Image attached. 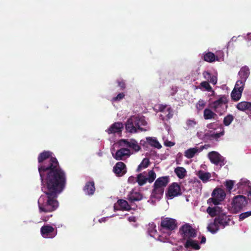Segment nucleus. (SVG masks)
<instances>
[{
    "label": "nucleus",
    "instance_id": "obj_16",
    "mask_svg": "<svg viewBox=\"0 0 251 251\" xmlns=\"http://www.w3.org/2000/svg\"><path fill=\"white\" fill-rule=\"evenodd\" d=\"M130 155V151L127 148H122L116 152L115 155L113 154L114 158L117 160H122L123 157Z\"/></svg>",
    "mask_w": 251,
    "mask_h": 251
},
{
    "label": "nucleus",
    "instance_id": "obj_27",
    "mask_svg": "<svg viewBox=\"0 0 251 251\" xmlns=\"http://www.w3.org/2000/svg\"><path fill=\"white\" fill-rule=\"evenodd\" d=\"M158 108L160 112L164 113L168 119L173 117L172 110L170 107H167L166 105H160Z\"/></svg>",
    "mask_w": 251,
    "mask_h": 251
},
{
    "label": "nucleus",
    "instance_id": "obj_28",
    "mask_svg": "<svg viewBox=\"0 0 251 251\" xmlns=\"http://www.w3.org/2000/svg\"><path fill=\"white\" fill-rule=\"evenodd\" d=\"M198 176L203 182H207L211 176V174L208 172H204L201 170L198 172Z\"/></svg>",
    "mask_w": 251,
    "mask_h": 251
},
{
    "label": "nucleus",
    "instance_id": "obj_7",
    "mask_svg": "<svg viewBox=\"0 0 251 251\" xmlns=\"http://www.w3.org/2000/svg\"><path fill=\"white\" fill-rule=\"evenodd\" d=\"M179 233L184 240L195 237L197 235L196 230L189 224L183 225L179 229Z\"/></svg>",
    "mask_w": 251,
    "mask_h": 251
},
{
    "label": "nucleus",
    "instance_id": "obj_3",
    "mask_svg": "<svg viewBox=\"0 0 251 251\" xmlns=\"http://www.w3.org/2000/svg\"><path fill=\"white\" fill-rule=\"evenodd\" d=\"M170 181L169 176L159 177L155 181L153 189L151 192V196L156 199H160L163 196L165 187Z\"/></svg>",
    "mask_w": 251,
    "mask_h": 251
},
{
    "label": "nucleus",
    "instance_id": "obj_22",
    "mask_svg": "<svg viewBox=\"0 0 251 251\" xmlns=\"http://www.w3.org/2000/svg\"><path fill=\"white\" fill-rule=\"evenodd\" d=\"M184 246L186 248H192L196 250H198L200 249V246L199 245L197 241L193 240L192 238L187 240Z\"/></svg>",
    "mask_w": 251,
    "mask_h": 251
},
{
    "label": "nucleus",
    "instance_id": "obj_40",
    "mask_svg": "<svg viewBox=\"0 0 251 251\" xmlns=\"http://www.w3.org/2000/svg\"><path fill=\"white\" fill-rule=\"evenodd\" d=\"M201 87L204 88L205 90L208 92L211 91L212 90V87L209 85V83L206 81H202L201 83L199 88L201 89Z\"/></svg>",
    "mask_w": 251,
    "mask_h": 251
},
{
    "label": "nucleus",
    "instance_id": "obj_52",
    "mask_svg": "<svg viewBox=\"0 0 251 251\" xmlns=\"http://www.w3.org/2000/svg\"><path fill=\"white\" fill-rule=\"evenodd\" d=\"M206 242V238L205 236H202L201 240V244H204Z\"/></svg>",
    "mask_w": 251,
    "mask_h": 251
},
{
    "label": "nucleus",
    "instance_id": "obj_8",
    "mask_svg": "<svg viewBox=\"0 0 251 251\" xmlns=\"http://www.w3.org/2000/svg\"><path fill=\"white\" fill-rule=\"evenodd\" d=\"M208 157L212 163L217 166L219 165L220 167L224 166L226 162L225 158L216 151L209 152Z\"/></svg>",
    "mask_w": 251,
    "mask_h": 251
},
{
    "label": "nucleus",
    "instance_id": "obj_46",
    "mask_svg": "<svg viewBox=\"0 0 251 251\" xmlns=\"http://www.w3.org/2000/svg\"><path fill=\"white\" fill-rule=\"evenodd\" d=\"M137 176L134 177L133 176H130L128 178V182L130 183H135L137 182Z\"/></svg>",
    "mask_w": 251,
    "mask_h": 251
},
{
    "label": "nucleus",
    "instance_id": "obj_9",
    "mask_svg": "<svg viewBox=\"0 0 251 251\" xmlns=\"http://www.w3.org/2000/svg\"><path fill=\"white\" fill-rule=\"evenodd\" d=\"M226 195L225 191L222 189H215L212 193V198H210L208 201H210L214 205H218L225 199Z\"/></svg>",
    "mask_w": 251,
    "mask_h": 251
},
{
    "label": "nucleus",
    "instance_id": "obj_29",
    "mask_svg": "<svg viewBox=\"0 0 251 251\" xmlns=\"http://www.w3.org/2000/svg\"><path fill=\"white\" fill-rule=\"evenodd\" d=\"M150 164V161L148 158H144L141 163L138 165L136 171L140 172L143 169L147 168Z\"/></svg>",
    "mask_w": 251,
    "mask_h": 251
},
{
    "label": "nucleus",
    "instance_id": "obj_47",
    "mask_svg": "<svg viewBox=\"0 0 251 251\" xmlns=\"http://www.w3.org/2000/svg\"><path fill=\"white\" fill-rule=\"evenodd\" d=\"M203 77L205 79H207L208 81L209 79L211 74L208 71H204L202 74Z\"/></svg>",
    "mask_w": 251,
    "mask_h": 251
},
{
    "label": "nucleus",
    "instance_id": "obj_37",
    "mask_svg": "<svg viewBox=\"0 0 251 251\" xmlns=\"http://www.w3.org/2000/svg\"><path fill=\"white\" fill-rule=\"evenodd\" d=\"M245 81L243 80H238L236 82L234 89H236L237 90L243 92L244 88V84Z\"/></svg>",
    "mask_w": 251,
    "mask_h": 251
},
{
    "label": "nucleus",
    "instance_id": "obj_4",
    "mask_svg": "<svg viewBox=\"0 0 251 251\" xmlns=\"http://www.w3.org/2000/svg\"><path fill=\"white\" fill-rule=\"evenodd\" d=\"M228 100L226 96L221 97L218 100L209 103V107L217 113L219 115H222L226 110Z\"/></svg>",
    "mask_w": 251,
    "mask_h": 251
},
{
    "label": "nucleus",
    "instance_id": "obj_38",
    "mask_svg": "<svg viewBox=\"0 0 251 251\" xmlns=\"http://www.w3.org/2000/svg\"><path fill=\"white\" fill-rule=\"evenodd\" d=\"M233 119L234 117L231 114H228L224 118L223 124L225 126H228L233 121Z\"/></svg>",
    "mask_w": 251,
    "mask_h": 251
},
{
    "label": "nucleus",
    "instance_id": "obj_24",
    "mask_svg": "<svg viewBox=\"0 0 251 251\" xmlns=\"http://www.w3.org/2000/svg\"><path fill=\"white\" fill-rule=\"evenodd\" d=\"M119 206V209L122 210L129 211L131 209L130 205L128 203L127 201L125 200H119L117 202V206Z\"/></svg>",
    "mask_w": 251,
    "mask_h": 251
},
{
    "label": "nucleus",
    "instance_id": "obj_35",
    "mask_svg": "<svg viewBox=\"0 0 251 251\" xmlns=\"http://www.w3.org/2000/svg\"><path fill=\"white\" fill-rule=\"evenodd\" d=\"M198 151V149L197 148H190L185 151L184 155L187 158L190 159L195 156Z\"/></svg>",
    "mask_w": 251,
    "mask_h": 251
},
{
    "label": "nucleus",
    "instance_id": "obj_6",
    "mask_svg": "<svg viewBox=\"0 0 251 251\" xmlns=\"http://www.w3.org/2000/svg\"><path fill=\"white\" fill-rule=\"evenodd\" d=\"M248 203L246 197L243 195H237L234 197L232 201V206L236 213L240 211Z\"/></svg>",
    "mask_w": 251,
    "mask_h": 251
},
{
    "label": "nucleus",
    "instance_id": "obj_31",
    "mask_svg": "<svg viewBox=\"0 0 251 251\" xmlns=\"http://www.w3.org/2000/svg\"><path fill=\"white\" fill-rule=\"evenodd\" d=\"M147 141L150 145L155 148L160 149L162 147L161 144L155 138L148 137L147 138Z\"/></svg>",
    "mask_w": 251,
    "mask_h": 251
},
{
    "label": "nucleus",
    "instance_id": "obj_14",
    "mask_svg": "<svg viewBox=\"0 0 251 251\" xmlns=\"http://www.w3.org/2000/svg\"><path fill=\"white\" fill-rule=\"evenodd\" d=\"M124 128V125L121 122H116L113 124L106 132L109 134L121 133Z\"/></svg>",
    "mask_w": 251,
    "mask_h": 251
},
{
    "label": "nucleus",
    "instance_id": "obj_44",
    "mask_svg": "<svg viewBox=\"0 0 251 251\" xmlns=\"http://www.w3.org/2000/svg\"><path fill=\"white\" fill-rule=\"evenodd\" d=\"M125 97V94L123 93H119L117 96L113 98V101H119L122 100Z\"/></svg>",
    "mask_w": 251,
    "mask_h": 251
},
{
    "label": "nucleus",
    "instance_id": "obj_2",
    "mask_svg": "<svg viewBox=\"0 0 251 251\" xmlns=\"http://www.w3.org/2000/svg\"><path fill=\"white\" fill-rule=\"evenodd\" d=\"M45 195L38 199V204L40 212H51L58 207L57 198L64 190L66 186L42 185Z\"/></svg>",
    "mask_w": 251,
    "mask_h": 251
},
{
    "label": "nucleus",
    "instance_id": "obj_42",
    "mask_svg": "<svg viewBox=\"0 0 251 251\" xmlns=\"http://www.w3.org/2000/svg\"><path fill=\"white\" fill-rule=\"evenodd\" d=\"M234 185V181L231 180H226L225 182V186H226V188L227 190L230 192V191L233 188Z\"/></svg>",
    "mask_w": 251,
    "mask_h": 251
},
{
    "label": "nucleus",
    "instance_id": "obj_18",
    "mask_svg": "<svg viewBox=\"0 0 251 251\" xmlns=\"http://www.w3.org/2000/svg\"><path fill=\"white\" fill-rule=\"evenodd\" d=\"M143 199L142 195L137 192L133 190L131 191L127 195V199L130 202H134V201H140Z\"/></svg>",
    "mask_w": 251,
    "mask_h": 251
},
{
    "label": "nucleus",
    "instance_id": "obj_12",
    "mask_svg": "<svg viewBox=\"0 0 251 251\" xmlns=\"http://www.w3.org/2000/svg\"><path fill=\"white\" fill-rule=\"evenodd\" d=\"M119 145L121 146H126L133 149L137 152L141 150V147L135 139H131L128 141L126 139H122L119 141Z\"/></svg>",
    "mask_w": 251,
    "mask_h": 251
},
{
    "label": "nucleus",
    "instance_id": "obj_41",
    "mask_svg": "<svg viewBox=\"0 0 251 251\" xmlns=\"http://www.w3.org/2000/svg\"><path fill=\"white\" fill-rule=\"evenodd\" d=\"M225 130L223 128L222 131L220 132L219 133H213L210 135V137L215 139H218L220 137L224 135Z\"/></svg>",
    "mask_w": 251,
    "mask_h": 251
},
{
    "label": "nucleus",
    "instance_id": "obj_19",
    "mask_svg": "<svg viewBox=\"0 0 251 251\" xmlns=\"http://www.w3.org/2000/svg\"><path fill=\"white\" fill-rule=\"evenodd\" d=\"M131 118L133 120L132 122L134 123L135 128L137 129V130L139 129L142 131L143 128L141 127L140 126L145 125L146 122L145 120L136 116H132L131 117Z\"/></svg>",
    "mask_w": 251,
    "mask_h": 251
},
{
    "label": "nucleus",
    "instance_id": "obj_10",
    "mask_svg": "<svg viewBox=\"0 0 251 251\" xmlns=\"http://www.w3.org/2000/svg\"><path fill=\"white\" fill-rule=\"evenodd\" d=\"M41 234L45 238H53L57 234V230L49 225H44L41 227Z\"/></svg>",
    "mask_w": 251,
    "mask_h": 251
},
{
    "label": "nucleus",
    "instance_id": "obj_32",
    "mask_svg": "<svg viewBox=\"0 0 251 251\" xmlns=\"http://www.w3.org/2000/svg\"><path fill=\"white\" fill-rule=\"evenodd\" d=\"M175 173L180 179L183 178L186 175V171L185 168L181 167H178L175 170Z\"/></svg>",
    "mask_w": 251,
    "mask_h": 251
},
{
    "label": "nucleus",
    "instance_id": "obj_39",
    "mask_svg": "<svg viewBox=\"0 0 251 251\" xmlns=\"http://www.w3.org/2000/svg\"><path fill=\"white\" fill-rule=\"evenodd\" d=\"M186 127L187 129L194 127V126L197 125V122L195 120H191L188 119L186 121Z\"/></svg>",
    "mask_w": 251,
    "mask_h": 251
},
{
    "label": "nucleus",
    "instance_id": "obj_17",
    "mask_svg": "<svg viewBox=\"0 0 251 251\" xmlns=\"http://www.w3.org/2000/svg\"><path fill=\"white\" fill-rule=\"evenodd\" d=\"M218 225L222 226L223 228H224L226 226L229 225V223L230 221V219L226 214L219 215L217 217L215 218Z\"/></svg>",
    "mask_w": 251,
    "mask_h": 251
},
{
    "label": "nucleus",
    "instance_id": "obj_48",
    "mask_svg": "<svg viewBox=\"0 0 251 251\" xmlns=\"http://www.w3.org/2000/svg\"><path fill=\"white\" fill-rule=\"evenodd\" d=\"M217 77L216 76H215L214 75H211L210 76V77L209 78V79L208 80V81L213 84H215L216 83H217Z\"/></svg>",
    "mask_w": 251,
    "mask_h": 251
},
{
    "label": "nucleus",
    "instance_id": "obj_21",
    "mask_svg": "<svg viewBox=\"0 0 251 251\" xmlns=\"http://www.w3.org/2000/svg\"><path fill=\"white\" fill-rule=\"evenodd\" d=\"M202 59L204 61L207 62H213L215 61H218V58L213 52L209 51L203 53Z\"/></svg>",
    "mask_w": 251,
    "mask_h": 251
},
{
    "label": "nucleus",
    "instance_id": "obj_49",
    "mask_svg": "<svg viewBox=\"0 0 251 251\" xmlns=\"http://www.w3.org/2000/svg\"><path fill=\"white\" fill-rule=\"evenodd\" d=\"M175 145V143L171 141H167L165 142V145L167 147H172Z\"/></svg>",
    "mask_w": 251,
    "mask_h": 251
},
{
    "label": "nucleus",
    "instance_id": "obj_45",
    "mask_svg": "<svg viewBox=\"0 0 251 251\" xmlns=\"http://www.w3.org/2000/svg\"><path fill=\"white\" fill-rule=\"evenodd\" d=\"M118 86L122 90H124L126 88V84L123 80H117Z\"/></svg>",
    "mask_w": 251,
    "mask_h": 251
},
{
    "label": "nucleus",
    "instance_id": "obj_51",
    "mask_svg": "<svg viewBox=\"0 0 251 251\" xmlns=\"http://www.w3.org/2000/svg\"><path fill=\"white\" fill-rule=\"evenodd\" d=\"M214 125H215V123H210V124H209L208 125H207V127L210 129L213 128V126Z\"/></svg>",
    "mask_w": 251,
    "mask_h": 251
},
{
    "label": "nucleus",
    "instance_id": "obj_1",
    "mask_svg": "<svg viewBox=\"0 0 251 251\" xmlns=\"http://www.w3.org/2000/svg\"><path fill=\"white\" fill-rule=\"evenodd\" d=\"M52 154L50 151H44L38 155V169L42 185L66 186V173Z\"/></svg>",
    "mask_w": 251,
    "mask_h": 251
},
{
    "label": "nucleus",
    "instance_id": "obj_30",
    "mask_svg": "<svg viewBox=\"0 0 251 251\" xmlns=\"http://www.w3.org/2000/svg\"><path fill=\"white\" fill-rule=\"evenodd\" d=\"M217 117V114L209 108H206L203 111V117L205 120L214 119Z\"/></svg>",
    "mask_w": 251,
    "mask_h": 251
},
{
    "label": "nucleus",
    "instance_id": "obj_25",
    "mask_svg": "<svg viewBox=\"0 0 251 251\" xmlns=\"http://www.w3.org/2000/svg\"><path fill=\"white\" fill-rule=\"evenodd\" d=\"M249 74L250 70L247 66L242 67L238 73V75L240 76L241 79L245 81L248 77Z\"/></svg>",
    "mask_w": 251,
    "mask_h": 251
},
{
    "label": "nucleus",
    "instance_id": "obj_36",
    "mask_svg": "<svg viewBox=\"0 0 251 251\" xmlns=\"http://www.w3.org/2000/svg\"><path fill=\"white\" fill-rule=\"evenodd\" d=\"M219 207L218 206L214 207H208L207 209V213L211 216H215L217 214V212H219L220 210H218Z\"/></svg>",
    "mask_w": 251,
    "mask_h": 251
},
{
    "label": "nucleus",
    "instance_id": "obj_43",
    "mask_svg": "<svg viewBox=\"0 0 251 251\" xmlns=\"http://www.w3.org/2000/svg\"><path fill=\"white\" fill-rule=\"evenodd\" d=\"M250 216H251V211L242 213L239 215V221H242Z\"/></svg>",
    "mask_w": 251,
    "mask_h": 251
},
{
    "label": "nucleus",
    "instance_id": "obj_11",
    "mask_svg": "<svg viewBox=\"0 0 251 251\" xmlns=\"http://www.w3.org/2000/svg\"><path fill=\"white\" fill-rule=\"evenodd\" d=\"M182 194L180 185L176 182H173L168 187L166 196L171 199Z\"/></svg>",
    "mask_w": 251,
    "mask_h": 251
},
{
    "label": "nucleus",
    "instance_id": "obj_15",
    "mask_svg": "<svg viewBox=\"0 0 251 251\" xmlns=\"http://www.w3.org/2000/svg\"><path fill=\"white\" fill-rule=\"evenodd\" d=\"M113 172L117 176H123L126 172V165L122 162H117L113 168Z\"/></svg>",
    "mask_w": 251,
    "mask_h": 251
},
{
    "label": "nucleus",
    "instance_id": "obj_5",
    "mask_svg": "<svg viewBox=\"0 0 251 251\" xmlns=\"http://www.w3.org/2000/svg\"><path fill=\"white\" fill-rule=\"evenodd\" d=\"M156 177V173L153 170L148 172V176H147V172H144L137 175V182L139 186H142L144 185L147 182L150 183L153 182L155 179Z\"/></svg>",
    "mask_w": 251,
    "mask_h": 251
},
{
    "label": "nucleus",
    "instance_id": "obj_26",
    "mask_svg": "<svg viewBox=\"0 0 251 251\" xmlns=\"http://www.w3.org/2000/svg\"><path fill=\"white\" fill-rule=\"evenodd\" d=\"M132 121L133 120L131 117L127 120L126 124V130L130 133L137 132V129L135 128Z\"/></svg>",
    "mask_w": 251,
    "mask_h": 251
},
{
    "label": "nucleus",
    "instance_id": "obj_50",
    "mask_svg": "<svg viewBox=\"0 0 251 251\" xmlns=\"http://www.w3.org/2000/svg\"><path fill=\"white\" fill-rule=\"evenodd\" d=\"M197 105L200 107H203L205 105V102L203 100H199Z\"/></svg>",
    "mask_w": 251,
    "mask_h": 251
},
{
    "label": "nucleus",
    "instance_id": "obj_33",
    "mask_svg": "<svg viewBox=\"0 0 251 251\" xmlns=\"http://www.w3.org/2000/svg\"><path fill=\"white\" fill-rule=\"evenodd\" d=\"M242 92L236 89H233L231 93V99L235 101H238L241 97Z\"/></svg>",
    "mask_w": 251,
    "mask_h": 251
},
{
    "label": "nucleus",
    "instance_id": "obj_20",
    "mask_svg": "<svg viewBox=\"0 0 251 251\" xmlns=\"http://www.w3.org/2000/svg\"><path fill=\"white\" fill-rule=\"evenodd\" d=\"M83 190L86 194L89 195H93L95 191L94 182L93 181L87 182L83 188Z\"/></svg>",
    "mask_w": 251,
    "mask_h": 251
},
{
    "label": "nucleus",
    "instance_id": "obj_34",
    "mask_svg": "<svg viewBox=\"0 0 251 251\" xmlns=\"http://www.w3.org/2000/svg\"><path fill=\"white\" fill-rule=\"evenodd\" d=\"M219 229V226L218 225L215 219L213 223H210L207 226V229L212 233H215Z\"/></svg>",
    "mask_w": 251,
    "mask_h": 251
},
{
    "label": "nucleus",
    "instance_id": "obj_13",
    "mask_svg": "<svg viewBox=\"0 0 251 251\" xmlns=\"http://www.w3.org/2000/svg\"><path fill=\"white\" fill-rule=\"evenodd\" d=\"M161 226L165 229L171 231L176 227V224L175 219L166 218L162 220Z\"/></svg>",
    "mask_w": 251,
    "mask_h": 251
},
{
    "label": "nucleus",
    "instance_id": "obj_23",
    "mask_svg": "<svg viewBox=\"0 0 251 251\" xmlns=\"http://www.w3.org/2000/svg\"><path fill=\"white\" fill-rule=\"evenodd\" d=\"M236 108L240 111L249 110L251 112V102L248 101H241L236 105Z\"/></svg>",
    "mask_w": 251,
    "mask_h": 251
}]
</instances>
